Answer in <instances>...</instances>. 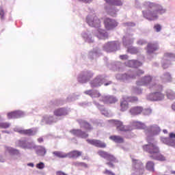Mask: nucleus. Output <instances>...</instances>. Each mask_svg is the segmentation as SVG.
Listing matches in <instances>:
<instances>
[{
	"label": "nucleus",
	"mask_w": 175,
	"mask_h": 175,
	"mask_svg": "<svg viewBox=\"0 0 175 175\" xmlns=\"http://www.w3.org/2000/svg\"><path fill=\"white\" fill-rule=\"evenodd\" d=\"M163 79H164L165 81H172V75H170V72H166L163 75Z\"/></svg>",
	"instance_id": "obj_31"
},
{
	"label": "nucleus",
	"mask_w": 175,
	"mask_h": 175,
	"mask_svg": "<svg viewBox=\"0 0 175 175\" xmlns=\"http://www.w3.org/2000/svg\"><path fill=\"white\" fill-rule=\"evenodd\" d=\"M152 81V77L151 76H146L142 79L141 81L137 82V85H148L150 82Z\"/></svg>",
	"instance_id": "obj_14"
},
{
	"label": "nucleus",
	"mask_w": 175,
	"mask_h": 175,
	"mask_svg": "<svg viewBox=\"0 0 175 175\" xmlns=\"http://www.w3.org/2000/svg\"><path fill=\"white\" fill-rule=\"evenodd\" d=\"M116 43L114 42H108L106 44V48L107 49H114V47H116Z\"/></svg>",
	"instance_id": "obj_38"
},
{
	"label": "nucleus",
	"mask_w": 175,
	"mask_h": 175,
	"mask_svg": "<svg viewBox=\"0 0 175 175\" xmlns=\"http://www.w3.org/2000/svg\"><path fill=\"white\" fill-rule=\"evenodd\" d=\"M0 16L1 18H3V16H5V12L3 11V10H0Z\"/></svg>",
	"instance_id": "obj_52"
},
{
	"label": "nucleus",
	"mask_w": 175,
	"mask_h": 175,
	"mask_svg": "<svg viewBox=\"0 0 175 175\" xmlns=\"http://www.w3.org/2000/svg\"><path fill=\"white\" fill-rule=\"evenodd\" d=\"M172 174H175V171H172Z\"/></svg>",
	"instance_id": "obj_61"
},
{
	"label": "nucleus",
	"mask_w": 175,
	"mask_h": 175,
	"mask_svg": "<svg viewBox=\"0 0 175 175\" xmlns=\"http://www.w3.org/2000/svg\"><path fill=\"white\" fill-rule=\"evenodd\" d=\"M138 46H144V44H147V42L144 41V40H139L137 42Z\"/></svg>",
	"instance_id": "obj_43"
},
{
	"label": "nucleus",
	"mask_w": 175,
	"mask_h": 175,
	"mask_svg": "<svg viewBox=\"0 0 175 175\" xmlns=\"http://www.w3.org/2000/svg\"><path fill=\"white\" fill-rule=\"evenodd\" d=\"M104 24L106 29L108 31L110 29H113V28H116L117 27L118 23L116 22L115 20L110 19L109 18H106L104 20Z\"/></svg>",
	"instance_id": "obj_9"
},
{
	"label": "nucleus",
	"mask_w": 175,
	"mask_h": 175,
	"mask_svg": "<svg viewBox=\"0 0 175 175\" xmlns=\"http://www.w3.org/2000/svg\"><path fill=\"white\" fill-rule=\"evenodd\" d=\"M16 147H21V148H27L28 150H31L32 148V143L27 142V141L24 140H18L15 143Z\"/></svg>",
	"instance_id": "obj_10"
},
{
	"label": "nucleus",
	"mask_w": 175,
	"mask_h": 175,
	"mask_svg": "<svg viewBox=\"0 0 175 175\" xmlns=\"http://www.w3.org/2000/svg\"><path fill=\"white\" fill-rule=\"evenodd\" d=\"M109 139L112 140V142H114V143H117L118 144H121L124 142V138L120 135H111L109 137Z\"/></svg>",
	"instance_id": "obj_19"
},
{
	"label": "nucleus",
	"mask_w": 175,
	"mask_h": 175,
	"mask_svg": "<svg viewBox=\"0 0 175 175\" xmlns=\"http://www.w3.org/2000/svg\"><path fill=\"white\" fill-rule=\"evenodd\" d=\"M53 114L56 117H61L62 116H66L68 114V112L66 111V109L65 108H59L53 111Z\"/></svg>",
	"instance_id": "obj_17"
},
{
	"label": "nucleus",
	"mask_w": 175,
	"mask_h": 175,
	"mask_svg": "<svg viewBox=\"0 0 175 175\" xmlns=\"http://www.w3.org/2000/svg\"><path fill=\"white\" fill-rule=\"evenodd\" d=\"M155 163L153 161H148L146 165V170L149 172H155Z\"/></svg>",
	"instance_id": "obj_22"
},
{
	"label": "nucleus",
	"mask_w": 175,
	"mask_h": 175,
	"mask_svg": "<svg viewBox=\"0 0 175 175\" xmlns=\"http://www.w3.org/2000/svg\"><path fill=\"white\" fill-rule=\"evenodd\" d=\"M99 35H97V37L100 39H106L107 38V33H105L103 30H98Z\"/></svg>",
	"instance_id": "obj_30"
},
{
	"label": "nucleus",
	"mask_w": 175,
	"mask_h": 175,
	"mask_svg": "<svg viewBox=\"0 0 175 175\" xmlns=\"http://www.w3.org/2000/svg\"><path fill=\"white\" fill-rule=\"evenodd\" d=\"M142 75H144V71L142 70H138L136 71V76H142Z\"/></svg>",
	"instance_id": "obj_48"
},
{
	"label": "nucleus",
	"mask_w": 175,
	"mask_h": 175,
	"mask_svg": "<svg viewBox=\"0 0 175 175\" xmlns=\"http://www.w3.org/2000/svg\"><path fill=\"white\" fill-rule=\"evenodd\" d=\"M82 2H85V3H90V2H92V0H79Z\"/></svg>",
	"instance_id": "obj_55"
},
{
	"label": "nucleus",
	"mask_w": 175,
	"mask_h": 175,
	"mask_svg": "<svg viewBox=\"0 0 175 175\" xmlns=\"http://www.w3.org/2000/svg\"><path fill=\"white\" fill-rule=\"evenodd\" d=\"M126 79L128 80L129 79H136V76L135 75H124Z\"/></svg>",
	"instance_id": "obj_49"
},
{
	"label": "nucleus",
	"mask_w": 175,
	"mask_h": 175,
	"mask_svg": "<svg viewBox=\"0 0 175 175\" xmlns=\"http://www.w3.org/2000/svg\"><path fill=\"white\" fill-rule=\"evenodd\" d=\"M6 151H8L10 155H18L20 154V150L12 147H7Z\"/></svg>",
	"instance_id": "obj_24"
},
{
	"label": "nucleus",
	"mask_w": 175,
	"mask_h": 175,
	"mask_svg": "<svg viewBox=\"0 0 175 175\" xmlns=\"http://www.w3.org/2000/svg\"><path fill=\"white\" fill-rule=\"evenodd\" d=\"M83 159V161H85V159H87V158L84 157Z\"/></svg>",
	"instance_id": "obj_62"
},
{
	"label": "nucleus",
	"mask_w": 175,
	"mask_h": 175,
	"mask_svg": "<svg viewBox=\"0 0 175 175\" xmlns=\"http://www.w3.org/2000/svg\"><path fill=\"white\" fill-rule=\"evenodd\" d=\"M143 150L150 154V158L152 159L160 161L161 162H165V161H166V157L163 156V154L159 153V148L154 144L144 145L143 146Z\"/></svg>",
	"instance_id": "obj_2"
},
{
	"label": "nucleus",
	"mask_w": 175,
	"mask_h": 175,
	"mask_svg": "<svg viewBox=\"0 0 175 175\" xmlns=\"http://www.w3.org/2000/svg\"><path fill=\"white\" fill-rule=\"evenodd\" d=\"M104 174H107V175H116V174H114V172L109 170H105L104 172Z\"/></svg>",
	"instance_id": "obj_44"
},
{
	"label": "nucleus",
	"mask_w": 175,
	"mask_h": 175,
	"mask_svg": "<svg viewBox=\"0 0 175 175\" xmlns=\"http://www.w3.org/2000/svg\"><path fill=\"white\" fill-rule=\"evenodd\" d=\"M142 107H133L130 109V113L132 116H138V114H142L143 113Z\"/></svg>",
	"instance_id": "obj_15"
},
{
	"label": "nucleus",
	"mask_w": 175,
	"mask_h": 175,
	"mask_svg": "<svg viewBox=\"0 0 175 175\" xmlns=\"http://www.w3.org/2000/svg\"><path fill=\"white\" fill-rule=\"evenodd\" d=\"M79 137H82V138L88 137V134H86L85 132L81 131V135H79Z\"/></svg>",
	"instance_id": "obj_47"
},
{
	"label": "nucleus",
	"mask_w": 175,
	"mask_h": 175,
	"mask_svg": "<svg viewBox=\"0 0 175 175\" xmlns=\"http://www.w3.org/2000/svg\"><path fill=\"white\" fill-rule=\"evenodd\" d=\"M18 133L21 135H25L26 136H32V135H33V131L31 129L26 130H18Z\"/></svg>",
	"instance_id": "obj_23"
},
{
	"label": "nucleus",
	"mask_w": 175,
	"mask_h": 175,
	"mask_svg": "<svg viewBox=\"0 0 175 175\" xmlns=\"http://www.w3.org/2000/svg\"><path fill=\"white\" fill-rule=\"evenodd\" d=\"M139 128H142V126H139Z\"/></svg>",
	"instance_id": "obj_64"
},
{
	"label": "nucleus",
	"mask_w": 175,
	"mask_h": 175,
	"mask_svg": "<svg viewBox=\"0 0 175 175\" xmlns=\"http://www.w3.org/2000/svg\"><path fill=\"white\" fill-rule=\"evenodd\" d=\"M29 166H31V167H33V163H29Z\"/></svg>",
	"instance_id": "obj_59"
},
{
	"label": "nucleus",
	"mask_w": 175,
	"mask_h": 175,
	"mask_svg": "<svg viewBox=\"0 0 175 175\" xmlns=\"http://www.w3.org/2000/svg\"><path fill=\"white\" fill-rule=\"evenodd\" d=\"M137 124H138V125H142V124H140V123H137Z\"/></svg>",
	"instance_id": "obj_63"
},
{
	"label": "nucleus",
	"mask_w": 175,
	"mask_h": 175,
	"mask_svg": "<svg viewBox=\"0 0 175 175\" xmlns=\"http://www.w3.org/2000/svg\"><path fill=\"white\" fill-rule=\"evenodd\" d=\"M172 109L175 111V102L172 104Z\"/></svg>",
	"instance_id": "obj_57"
},
{
	"label": "nucleus",
	"mask_w": 175,
	"mask_h": 175,
	"mask_svg": "<svg viewBox=\"0 0 175 175\" xmlns=\"http://www.w3.org/2000/svg\"><path fill=\"white\" fill-rule=\"evenodd\" d=\"M38 143H43V138L42 137L38 138Z\"/></svg>",
	"instance_id": "obj_56"
},
{
	"label": "nucleus",
	"mask_w": 175,
	"mask_h": 175,
	"mask_svg": "<svg viewBox=\"0 0 175 175\" xmlns=\"http://www.w3.org/2000/svg\"><path fill=\"white\" fill-rule=\"evenodd\" d=\"M74 165L77 167L81 166V167H85V168L88 167V165L84 162L77 161L74 163Z\"/></svg>",
	"instance_id": "obj_35"
},
{
	"label": "nucleus",
	"mask_w": 175,
	"mask_h": 175,
	"mask_svg": "<svg viewBox=\"0 0 175 175\" xmlns=\"http://www.w3.org/2000/svg\"><path fill=\"white\" fill-rule=\"evenodd\" d=\"M165 98V95L161 93V92H157L151 93L148 96L149 100H163Z\"/></svg>",
	"instance_id": "obj_8"
},
{
	"label": "nucleus",
	"mask_w": 175,
	"mask_h": 175,
	"mask_svg": "<svg viewBox=\"0 0 175 175\" xmlns=\"http://www.w3.org/2000/svg\"><path fill=\"white\" fill-rule=\"evenodd\" d=\"M36 152L38 157H44L47 152V150H46V148L43 146H38Z\"/></svg>",
	"instance_id": "obj_20"
},
{
	"label": "nucleus",
	"mask_w": 175,
	"mask_h": 175,
	"mask_svg": "<svg viewBox=\"0 0 175 175\" xmlns=\"http://www.w3.org/2000/svg\"><path fill=\"white\" fill-rule=\"evenodd\" d=\"M10 128V123L9 122H0V129H8Z\"/></svg>",
	"instance_id": "obj_34"
},
{
	"label": "nucleus",
	"mask_w": 175,
	"mask_h": 175,
	"mask_svg": "<svg viewBox=\"0 0 175 175\" xmlns=\"http://www.w3.org/2000/svg\"><path fill=\"white\" fill-rule=\"evenodd\" d=\"M100 96V93L98 91H92V98H99Z\"/></svg>",
	"instance_id": "obj_37"
},
{
	"label": "nucleus",
	"mask_w": 175,
	"mask_h": 175,
	"mask_svg": "<svg viewBox=\"0 0 175 175\" xmlns=\"http://www.w3.org/2000/svg\"><path fill=\"white\" fill-rule=\"evenodd\" d=\"M84 128H85V129H88L89 131H90V129H92V128L91 127V125L88 122L84 123Z\"/></svg>",
	"instance_id": "obj_45"
},
{
	"label": "nucleus",
	"mask_w": 175,
	"mask_h": 175,
	"mask_svg": "<svg viewBox=\"0 0 175 175\" xmlns=\"http://www.w3.org/2000/svg\"><path fill=\"white\" fill-rule=\"evenodd\" d=\"M128 53H130L131 54H137L139 53V49L137 48H135L133 46H131L127 50Z\"/></svg>",
	"instance_id": "obj_33"
},
{
	"label": "nucleus",
	"mask_w": 175,
	"mask_h": 175,
	"mask_svg": "<svg viewBox=\"0 0 175 175\" xmlns=\"http://www.w3.org/2000/svg\"><path fill=\"white\" fill-rule=\"evenodd\" d=\"M170 139H175V134L173 133H170Z\"/></svg>",
	"instance_id": "obj_54"
},
{
	"label": "nucleus",
	"mask_w": 175,
	"mask_h": 175,
	"mask_svg": "<svg viewBox=\"0 0 175 175\" xmlns=\"http://www.w3.org/2000/svg\"><path fill=\"white\" fill-rule=\"evenodd\" d=\"M70 133H72V135H74V136H77L78 137H80V135H81V130L80 129H72L70 130Z\"/></svg>",
	"instance_id": "obj_32"
},
{
	"label": "nucleus",
	"mask_w": 175,
	"mask_h": 175,
	"mask_svg": "<svg viewBox=\"0 0 175 175\" xmlns=\"http://www.w3.org/2000/svg\"><path fill=\"white\" fill-rule=\"evenodd\" d=\"M175 58V54L172 53H166L164 54V57L163 59V68L166 69L172 65L171 62Z\"/></svg>",
	"instance_id": "obj_6"
},
{
	"label": "nucleus",
	"mask_w": 175,
	"mask_h": 175,
	"mask_svg": "<svg viewBox=\"0 0 175 175\" xmlns=\"http://www.w3.org/2000/svg\"><path fill=\"white\" fill-rule=\"evenodd\" d=\"M82 155L83 152L77 150H75L67 153V157L70 158L71 159H77V158H80Z\"/></svg>",
	"instance_id": "obj_12"
},
{
	"label": "nucleus",
	"mask_w": 175,
	"mask_h": 175,
	"mask_svg": "<svg viewBox=\"0 0 175 175\" xmlns=\"http://www.w3.org/2000/svg\"><path fill=\"white\" fill-rule=\"evenodd\" d=\"M145 114H151V109H145Z\"/></svg>",
	"instance_id": "obj_53"
},
{
	"label": "nucleus",
	"mask_w": 175,
	"mask_h": 175,
	"mask_svg": "<svg viewBox=\"0 0 175 175\" xmlns=\"http://www.w3.org/2000/svg\"><path fill=\"white\" fill-rule=\"evenodd\" d=\"M23 116H24V113L21 111H15L8 113L9 120H11L12 118H20L21 117H23Z\"/></svg>",
	"instance_id": "obj_13"
},
{
	"label": "nucleus",
	"mask_w": 175,
	"mask_h": 175,
	"mask_svg": "<svg viewBox=\"0 0 175 175\" xmlns=\"http://www.w3.org/2000/svg\"><path fill=\"white\" fill-rule=\"evenodd\" d=\"M37 169H44V163L43 162H40L39 163L36 164Z\"/></svg>",
	"instance_id": "obj_41"
},
{
	"label": "nucleus",
	"mask_w": 175,
	"mask_h": 175,
	"mask_svg": "<svg viewBox=\"0 0 175 175\" xmlns=\"http://www.w3.org/2000/svg\"><path fill=\"white\" fill-rule=\"evenodd\" d=\"M149 9L152 10L143 11V16L145 18L149 21H154V20H158V14H163L166 12L165 10L161 5L155 3H149L148 4Z\"/></svg>",
	"instance_id": "obj_1"
},
{
	"label": "nucleus",
	"mask_w": 175,
	"mask_h": 175,
	"mask_svg": "<svg viewBox=\"0 0 175 175\" xmlns=\"http://www.w3.org/2000/svg\"><path fill=\"white\" fill-rule=\"evenodd\" d=\"M86 21L90 27H94L95 28L100 27V20L95 14L88 16Z\"/></svg>",
	"instance_id": "obj_5"
},
{
	"label": "nucleus",
	"mask_w": 175,
	"mask_h": 175,
	"mask_svg": "<svg viewBox=\"0 0 175 175\" xmlns=\"http://www.w3.org/2000/svg\"><path fill=\"white\" fill-rule=\"evenodd\" d=\"M100 81H102L100 78H96L91 83L92 87H100L102 85Z\"/></svg>",
	"instance_id": "obj_29"
},
{
	"label": "nucleus",
	"mask_w": 175,
	"mask_h": 175,
	"mask_svg": "<svg viewBox=\"0 0 175 175\" xmlns=\"http://www.w3.org/2000/svg\"><path fill=\"white\" fill-rule=\"evenodd\" d=\"M55 157H57V158H68V154L64 153L59 151H55L53 152Z\"/></svg>",
	"instance_id": "obj_28"
},
{
	"label": "nucleus",
	"mask_w": 175,
	"mask_h": 175,
	"mask_svg": "<svg viewBox=\"0 0 175 175\" xmlns=\"http://www.w3.org/2000/svg\"><path fill=\"white\" fill-rule=\"evenodd\" d=\"M159 49L158 46V44L150 42L147 46V51L148 53H154V51H157Z\"/></svg>",
	"instance_id": "obj_16"
},
{
	"label": "nucleus",
	"mask_w": 175,
	"mask_h": 175,
	"mask_svg": "<svg viewBox=\"0 0 175 175\" xmlns=\"http://www.w3.org/2000/svg\"><path fill=\"white\" fill-rule=\"evenodd\" d=\"M140 65H142V63L137 60H130L128 62V66L130 68H137V66H140Z\"/></svg>",
	"instance_id": "obj_25"
},
{
	"label": "nucleus",
	"mask_w": 175,
	"mask_h": 175,
	"mask_svg": "<svg viewBox=\"0 0 175 175\" xmlns=\"http://www.w3.org/2000/svg\"><path fill=\"white\" fill-rule=\"evenodd\" d=\"M110 122L112 123V125H113V126H116V130L118 132H128V131H131L128 126L124 125V123H122V122L120 120H110Z\"/></svg>",
	"instance_id": "obj_7"
},
{
	"label": "nucleus",
	"mask_w": 175,
	"mask_h": 175,
	"mask_svg": "<svg viewBox=\"0 0 175 175\" xmlns=\"http://www.w3.org/2000/svg\"><path fill=\"white\" fill-rule=\"evenodd\" d=\"M111 83V81H109V83H105V85L107 86V85H110V83Z\"/></svg>",
	"instance_id": "obj_58"
},
{
	"label": "nucleus",
	"mask_w": 175,
	"mask_h": 175,
	"mask_svg": "<svg viewBox=\"0 0 175 175\" xmlns=\"http://www.w3.org/2000/svg\"><path fill=\"white\" fill-rule=\"evenodd\" d=\"M92 76H94L92 74H88L86 76H79L78 77V81L79 83H87Z\"/></svg>",
	"instance_id": "obj_21"
},
{
	"label": "nucleus",
	"mask_w": 175,
	"mask_h": 175,
	"mask_svg": "<svg viewBox=\"0 0 175 175\" xmlns=\"http://www.w3.org/2000/svg\"><path fill=\"white\" fill-rule=\"evenodd\" d=\"M85 94L86 95H90V96H92V90H87L85 92Z\"/></svg>",
	"instance_id": "obj_51"
},
{
	"label": "nucleus",
	"mask_w": 175,
	"mask_h": 175,
	"mask_svg": "<svg viewBox=\"0 0 175 175\" xmlns=\"http://www.w3.org/2000/svg\"><path fill=\"white\" fill-rule=\"evenodd\" d=\"M89 144L94 146L95 147H98L99 148H106V144L102 142L100 140L98 139H87Z\"/></svg>",
	"instance_id": "obj_11"
},
{
	"label": "nucleus",
	"mask_w": 175,
	"mask_h": 175,
	"mask_svg": "<svg viewBox=\"0 0 175 175\" xmlns=\"http://www.w3.org/2000/svg\"><path fill=\"white\" fill-rule=\"evenodd\" d=\"M106 3H107L108 5H110L111 6H113L114 5V0H105Z\"/></svg>",
	"instance_id": "obj_46"
},
{
	"label": "nucleus",
	"mask_w": 175,
	"mask_h": 175,
	"mask_svg": "<svg viewBox=\"0 0 175 175\" xmlns=\"http://www.w3.org/2000/svg\"><path fill=\"white\" fill-rule=\"evenodd\" d=\"M129 105L127 100H123L120 103V111H126L128 110Z\"/></svg>",
	"instance_id": "obj_26"
},
{
	"label": "nucleus",
	"mask_w": 175,
	"mask_h": 175,
	"mask_svg": "<svg viewBox=\"0 0 175 175\" xmlns=\"http://www.w3.org/2000/svg\"><path fill=\"white\" fill-rule=\"evenodd\" d=\"M103 101L104 102V103H107V105H109L111 103H116L117 101V98L111 96H105L103 97Z\"/></svg>",
	"instance_id": "obj_18"
},
{
	"label": "nucleus",
	"mask_w": 175,
	"mask_h": 175,
	"mask_svg": "<svg viewBox=\"0 0 175 175\" xmlns=\"http://www.w3.org/2000/svg\"><path fill=\"white\" fill-rule=\"evenodd\" d=\"M149 88H154L156 91H162V85H154Z\"/></svg>",
	"instance_id": "obj_39"
},
{
	"label": "nucleus",
	"mask_w": 175,
	"mask_h": 175,
	"mask_svg": "<svg viewBox=\"0 0 175 175\" xmlns=\"http://www.w3.org/2000/svg\"><path fill=\"white\" fill-rule=\"evenodd\" d=\"M98 154L101 157V158H104V159H106L107 161V165L109 166V167L114 168V164L118 162L117 161V159L114 157V155L103 150H99L98 152Z\"/></svg>",
	"instance_id": "obj_3"
},
{
	"label": "nucleus",
	"mask_w": 175,
	"mask_h": 175,
	"mask_svg": "<svg viewBox=\"0 0 175 175\" xmlns=\"http://www.w3.org/2000/svg\"><path fill=\"white\" fill-rule=\"evenodd\" d=\"M133 174L142 175L144 173V168L143 167V163L139 160L133 159Z\"/></svg>",
	"instance_id": "obj_4"
},
{
	"label": "nucleus",
	"mask_w": 175,
	"mask_h": 175,
	"mask_svg": "<svg viewBox=\"0 0 175 175\" xmlns=\"http://www.w3.org/2000/svg\"><path fill=\"white\" fill-rule=\"evenodd\" d=\"M166 96L167 99L173 100L175 99V92L172 90H167L166 92Z\"/></svg>",
	"instance_id": "obj_27"
},
{
	"label": "nucleus",
	"mask_w": 175,
	"mask_h": 175,
	"mask_svg": "<svg viewBox=\"0 0 175 175\" xmlns=\"http://www.w3.org/2000/svg\"><path fill=\"white\" fill-rule=\"evenodd\" d=\"M122 5V1L121 0H113V6H121Z\"/></svg>",
	"instance_id": "obj_40"
},
{
	"label": "nucleus",
	"mask_w": 175,
	"mask_h": 175,
	"mask_svg": "<svg viewBox=\"0 0 175 175\" xmlns=\"http://www.w3.org/2000/svg\"><path fill=\"white\" fill-rule=\"evenodd\" d=\"M154 28L157 32H160L161 29H162V27L159 24L155 25Z\"/></svg>",
	"instance_id": "obj_42"
},
{
	"label": "nucleus",
	"mask_w": 175,
	"mask_h": 175,
	"mask_svg": "<svg viewBox=\"0 0 175 175\" xmlns=\"http://www.w3.org/2000/svg\"><path fill=\"white\" fill-rule=\"evenodd\" d=\"M120 59H128V55H122L120 56Z\"/></svg>",
	"instance_id": "obj_50"
},
{
	"label": "nucleus",
	"mask_w": 175,
	"mask_h": 175,
	"mask_svg": "<svg viewBox=\"0 0 175 175\" xmlns=\"http://www.w3.org/2000/svg\"><path fill=\"white\" fill-rule=\"evenodd\" d=\"M46 124H53V121H51V122L47 121V122H46Z\"/></svg>",
	"instance_id": "obj_60"
},
{
	"label": "nucleus",
	"mask_w": 175,
	"mask_h": 175,
	"mask_svg": "<svg viewBox=\"0 0 175 175\" xmlns=\"http://www.w3.org/2000/svg\"><path fill=\"white\" fill-rule=\"evenodd\" d=\"M138 99H137V97H129L127 98V103L128 102H130L131 103H136V102H137Z\"/></svg>",
	"instance_id": "obj_36"
}]
</instances>
